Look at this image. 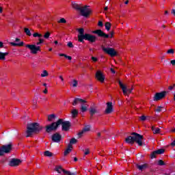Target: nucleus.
<instances>
[{"mask_svg": "<svg viewBox=\"0 0 175 175\" xmlns=\"http://www.w3.org/2000/svg\"><path fill=\"white\" fill-rule=\"evenodd\" d=\"M61 125L62 131H64V132H68V131H69L72 126L70 121H64V119L60 118L58 119L57 122H53L51 124L46 125L45 126V131L46 133H51V132H55L57 131V129H58Z\"/></svg>", "mask_w": 175, "mask_h": 175, "instance_id": "f257e3e1", "label": "nucleus"}, {"mask_svg": "<svg viewBox=\"0 0 175 175\" xmlns=\"http://www.w3.org/2000/svg\"><path fill=\"white\" fill-rule=\"evenodd\" d=\"M44 127L38 122H30L27 124V130L25 131L26 137H31L33 133H40L43 131Z\"/></svg>", "mask_w": 175, "mask_h": 175, "instance_id": "f03ea898", "label": "nucleus"}, {"mask_svg": "<svg viewBox=\"0 0 175 175\" xmlns=\"http://www.w3.org/2000/svg\"><path fill=\"white\" fill-rule=\"evenodd\" d=\"M77 31L79 33L78 35V41L81 43H84V40H88V42H90V43H95V42L98 40V38H96L94 35L90 33L84 34V29L83 28L77 29Z\"/></svg>", "mask_w": 175, "mask_h": 175, "instance_id": "7ed1b4c3", "label": "nucleus"}, {"mask_svg": "<svg viewBox=\"0 0 175 175\" xmlns=\"http://www.w3.org/2000/svg\"><path fill=\"white\" fill-rule=\"evenodd\" d=\"M132 136H128L125 139L126 143L127 144H135V142L138 144V146H143V141L142 139H144V136L137 133H131Z\"/></svg>", "mask_w": 175, "mask_h": 175, "instance_id": "20e7f679", "label": "nucleus"}, {"mask_svg": "<svg viewBox=\"0 0 175 175\" xmlns=\"http://www.w3.org/2000/svg\"><path fill=\"white\" fill-rule=\"evenodd\" d=\"M72 7L75 9V10H77V12H80L81 15L83 16V17H88L91 13H92V10L91 9L88 8V5H85L83 7L81 4L77 3L75 1H72Z\"/></svg>", "mask_w": 175, "mask_h": 175, "instance_id": "39448f33", "label": "nucleus"}, {"mask_svg": "<svg viewBox=\"0 0 175 175\" xmlns=\"http://www.w3.org/2000/svg\"><path fill=\"white\" fill-rule=\"evenodd\" d=\"M12 148L13 144H12V143L7 145H3L0 147V157H2L4 154H9Z\"/></svg>", "mask_w": 175, "mask_h": 175, "instance_id": "423d86ee", "label": "nucleus"}, {"mask_svg": "<svg viewBox=\"0 0 175 175\" xmlns=\"http://www.w3.org/2000/svg\"><path fill=\"white\" fill-rule=\"evenodd\" d=\"M101 49L105 54H108L110 57H116L117 55V51L113 48L105 47L103 45L101 46Z\"/></svg>", "mask_w": 175, "mask_h": 175, "instance_id": "0eeeda50", "label": "nucleus"}, {"mask_svg": "<svg viewBox=\"0 0 175 175\" xmlns=\"http://www.w3.org/2000/svg\"><path fill=\"white\" fill-rule=\"evenodd\" d=\"M167 92H169L163 91L161 92L156 93L153 97L154 102H158V100H161V99L166 98V95L167 94Z\"/></svg>", "mask_w": 175, "mask_h": 175, "instance_id": "6e6552de", "label": "nucleus"}, {"mask_svg": "<svg viewBox=\"0 0 175 175\" xmlns=\"http://www.w3.org/2000/svg\"><path fill=\"white\" fill-rule=\"evenodd\" d=\"M92 33H94V35H97L99 38H103L104 39H109V38H110V35L107 34L101 29L92 31Z\"/></svg>", "mask_w": 175, "mask_h": 175, "instance_id": "1a4fd4ad", "label": "nucleus"}, {"mask_svg": "<svg viewBox=\"0 0 175 175\" xmlns=\"http://www.w3.org/2000/svg\"><path fill=\"white\" fill-rule=\"evenodd\" d=\"M25 47L29 49L31 54H38V51H40V46L35 44H26Z\"/></svg>", "mask_w": 175, "mask_h": 175, "instance_id": "9d476101", "label": "nucleus"}, {"mask_svg": "<svg viewBox=\"0 0 175 175\" xmlns=\"http://www.w3.org/2000/svg\"><path fill=\"white\" fill-rule=\"evenodd\" d=\"M56 172H57V173H59V174H61L62 173H63L64 174L66 175H76V173L75 172H70V171H68L62 168V166H58L55 168Z\"/></svg>", "mask_w": 175, "mask_h": 175, "instance_id": "9b49d317", "label": "nucleus"}, {"mask_svg": "<svg viewBox=\"0 0 175 175\" xmlns=\"http://www.w3.org/2000/svg\"><path fill=\"white\" fill-rule=\"evenodd\" d=\"M62 139V135L59 133H55L51 136V140L53 143H59Z\"/></svg>", "mask_w": 175, "mask_h": 175, "instance_id": "f8f14e48", "label": "nucleus"}, {"mask_svg": "<svg viewBox=\"0 0 175 175\" xmlns=\"http://www.w3.org/2000/svg\"><path fill=\"white\" fill-rule=\"evenodd\" d=\"M21 163V160L18 159H12L8 165L9 166H11L12 167H15L16 166H18Z\"/></svg>", "mask_w": 175, "mask_h": 175, "instance_id": "ddd939ff", "label": "nucleus"}, {"mask_svg": "<svg viewBox=\"0 0 175 175\" xmlns=\"http://www.w3.org/2000/svg\"><path fill=\"white\" fill-rule=\"evenodd\" d=\"M113 111H114V109H113V103L112 102L107 103V108L105 109V114H111Z\"/></svg>", "mask_w": 175, "mask_h": 175, "instance_id": "4468645a", "label": "nucleus"}, {"mask_svg": "<svg viewBox=\"0 0 175 175\" xmlns=\"http://www.w3.org/2000/svg\"><path fill=\"white\" fill-rule=\"evenodd\" d=\"M96 78L98 81H100V83L105 82V75H103V73L101 72L100 70H98L96 72Z\"/></svg>", "mask_w": 175, "mask_h": 175, "instance_id": "2eb2a0df", "label": "nucleus"}, {"mask_svg": "<svg viewBox=\"0 0 175 175\" xmlns=\"http://www.w3.org/2000/svg\"><path fill=\"white\" fill-rule=\"evenodd\" d=\"M90 117H94V114H97L98 109H96V107H94L93 105L90 106L89 109Z\"/></svg>", "mask_w": 175, "mask_h": 175, "instance_id": "dca6fc26", "label": "nucleus"}, {"mask_svg": "<svg viewBox=\"0 0 175 175\" xmlns=\"http://www.w3.org/2000/svg\"><path fill=\"white\" fill-rule=\"evenodd\" d=\"M135 166L137 170H140L141 172H143V170H146L147 167H148V164L145 163L142 165L135 164Z\"/></svg>", "mask_w": 175, "mask_h": 175, "instance_id": "f3484780", "label": "nucleus"}, {"mask_svg": "<svg viewBox=\"0 0 175 175\" xmlns=\"http://www.w3.org/2000/svg\"><path fill=\"white\" fill-rule=\"evenodd\" d=\"M33 38H39L38 42H41V44L42 43H44V40L43 38H43L42 34H40L39 33H33Z\"/></svg>", "mask_w": 175, "mask_h": 175, "instance_id": "a211bd4d", "label": "nucleus"}, {"mask_svg": "<svg viewBox=\"0 0 175 175\" xmlns=\"http://www.w3.org/2000/svg\"><path fill=\"white\" fill-rule=\"evenodd\" d=\"M87 103V101L85 100H83L81 98H75L74 99V101L72 103V105L73 106H76L77 105V103Z\"/></svg>", "mask_w": 175, "mask_h": 175, "instance_id": "6ab92c4d", "label": "nucleus"}, {"mask_svg": "<svg viewBox=\"0 0 175 175\" xmlns=\"http://www.w3.org/2000/svg\"><path fill=\"white\" fill-rule=\"evenodd\" d=\"M118 83H119V85H120V88L123 91L124 95H126V86H124L122 84V82H121V81H118Z\"/></svg>", "mask_w": 175, "mask_h": 175, "instance_id": "aec40b11", "label": "nucleus"}, {"mask_svg": "<svg viewBox=\"0 0 175 175\" xmlns=\"http://www.w3.org/2000/svg\"><path fill=\"white\" fill-rule=\"evenodd\" d=\"M72 148H73V146L68 145V148L64 151V155L66 156L68 154L72 152Z\"/></svg>", "mask_w": 175, "mask_h": 175, "instance_id": "412c9836", "label": "nucleus"}, {"mask_svg": "<svg viewBox=\"0 0 175 175\" xmlns=\"http://www.w3.org/2000/svg\"><path fill=\"white\" fill-rule=\"evenodd\" d=\"M87 110H88V105L81 104V111H82V113H85V111H87Z\"/></svg>", "mask_w": 175, "mask_h": 175, "instance_id": "4be33fe9", "label": "nucleus"}, {"mask_svg": "<svg viewBox=\"0 0 175 175\" xmlns=\"http://www.w3.org/2000/svg\"><path fill=\"white\" fill-rule=\"evenodd\" d=\"M71 114L72 118H76V117H77V116L79 115V111L76 109H72V111H71Z\"/></svg>", "mask_w": 175, "mask_h": 175, "instance_id": "5701e85b", "label": "nucleus"}, {"mask_svg": "<svg viewBox=\"0 0 175 175\" xmlns=\"http://www.w3.org/2000/svg\"><path fill=\"white\" fill-rule=\"evenodd\" d=\"M11 46H14L16 47V46H18L19 47H22V46H24V42H21L19 43L16 42H10Z\"/></svg>", "mask_w": 175, "mask_h": 175, "instance_id": "b1692460", "label": "nucleus"}, {"mask_svg": "<svg viewBox=\"0 0 175 175\" xmlns=\"http://www.w3.org/2000/svg\"><path fill=\"white\" fill-rule=\"evenodd\" d=\"M152 131H153V133L154 135H157V133H159V132L161 131V129L156 128L155 126H152Z\"/></svg>", "mask_w": 175, "mask_h": 175, "instance_id": "393cba45", "label": "nucleus"}, {"mask_svg": "<svg viewBox=\"0 0 175 175\" xmlns=\"http://www.w3.org/2000/svg\"><path fill=\"white\" fill-rule=\"evenodd\" d=\"M55 114H51L48 116V121H49V122H53V120H55Z\"/></svg>", "mask_w": 175, "mask_h": 175, "instance_id": "a878e982", "label": "nucleus"}, {"mask_svg": "<svg viewBox=\"0 0 175 175\" xmlns=\"http://www.w3.org/2000/svg\"><path fill=\"white\" fill-rule=\"evenodd\" d=\"M76 143H77V139L76 138H71L68 146H72V144H76Z\"/></svg>", "mask_w": 175, "mask_h": 175, "instance_id": "bb28decb", "label": "nucleus"}, {"mask_svg": "<svg viewBox=\"0 0 175 175\" xmlns=\"http://www.w3.org/2000/svg\"><path fill=\"white\" fill-rule=\"evenodd\" d=\"M111 28V23H110V22H107L105 23V29L107 31H110Z\"/></svg>", "mask_w": 175, "mask_h": 175, "instance_id": "cd10ccee", "label": "nucleus"}, {"mask_svg": "<svg viewBox=\"0 0 175 175\" xmlns=\"http://www.w3.org/2000/svg\"><path fill=\"white\" fill-rule=\"evenodd\" d=\"M155 152H156V154H157V155H161L165 152V149L163 148L158 149L157 150H155Z\"/></svg>", "mask_w": 175, "mask_h": 175, "instance_id": "c85d7f7f", "label": "nucleus"}, {"mask_svg": "<svg viewBox=\"0 0 175 175\" xmlns=\"http://www.w3.org/2000/svg\"><path fill=\"white\" fill-rule=\"evenodd\" d=\"M24 31H25V33H26L27 36H32V33H31V31L29 30V29L25 28Z\"/></svg>", "mask_w": 175, "mask_h": 175, "instance_id": "c756f323", "label": "nucleus"}, {"mask_svg": "<svg viewBox=\"0 0 175 175\" xmlns=\"http://www.w3.org/2000/svg\"><path fill=\"white\" fill-rule=\"evenodd\" d=\"M44 155L45 157H53V153L49 150H46L44 152Z\"/></svg>", "mask_w": 175, "mask_h": 175, "instance_id": "7c9ffc66", "label": "nucleus"}, {"mask_svg": "<svg viewBox=\"0 0 175 175\" xmlns=\"http://www.w3.org/2000/svg\"><path fill=\"white\" fill-rule=\"evenodd\" d=\"M91 129V126L90 125H87L85 126V127L83 129V132H90Z\"/></svg>", "mask_w": 175, "mask_h": 175, "instance_id": "2f4dec72", "label": "nucleus"}, {"mask_svg": "<svg viewBox=\"0 0 175 175\" xmlns=\"http://www.w3.org/2000/svg\"><path fill=\"white\" fill-rule=\"evenodd\" d=\"M57 23L59 24H66V19L65 18H62Z\"/></svg>", "mask_w": 175, "mask_h": 175, "instance_id": "473e14b6", "label": "nucleus"}, {"mask_svg": "<svg viewBox=\"0 0 175 175\" xmlns=\"http://www.w3.org/2000/svg\"><path fill=\"white\" fill-rule=\"evenodd\" d=\"M157 155H158V154L156 153L155 150L153 151V152L150 154V158H151V159H154V158H157Z\"/></svg>", "mask_w": 175, "mask_h": 175, "instance_id": "72a5a7b5", "label": "nucleus"}, {"mask_svg": "<svg viewBox=\"0 0 175 175\" xmlns=\"http://www.w3.org/2000/svg\"><path fill=\"white\" fill-rule=\"evenodd\" d=\"M99 139H105V137H103L102 133L100 132L97 133V137L96 138V140H99Z\"/></svg>", "mask_w": 175, "mask_h": 175, "instance_id": "f704fd0d", "label": "nucleus"}, {"mask_svg": "<svg viewBox=\"0 0 175 175\" xmlns=\"http://www.w3.org/2000/svg\"><path fill=\"white\" fill-rule=\"evenodd\" d=\"M47 76H49V72L47 70H44L41 74V77H47Z\"/></svg>", "mask_w": 175, "mask_h": 175, "instance_id": "c9c22d12", "label": "nucleus"}, {"mask_svg": "<svg viewBox=\"0 0 175 175\" xmlns=\"http://www.w3.org/2000/svg\"><path fill=\"white\" fill-rule=\"evenodd\" d=\"M50 32L47 31L44 36H42V38H44V39H49L50 38Z\"/></svg>", "mask_w": 175, "mask_h": 175, "instance_id": "e433bc0d", "label": "nucleus"}, {"mask_svg": "<svg viewBox=\"0 0 175 175\" xmlns=\"http://www.w3.org/2000/svg\"><path fill=\"white\" fill-rule=\"evenodd\" d=\"M158 165L159 166H165V162L163 160H159Z\"/></svg>", "mask_w": 175, "mask_h": 175, "instance_id": "4c0bfd02", "label": "nucleus"}, {"mask_svg": "<svg viewBox=\"0 0 175 175\" xmlns=\"http://www.w3.org/2000/svg\"><path fill=\"white\" fill-rule=\"evenodd\" d=\"M84 131L82 130L81 131H80L79 133H78V138L80 139V137H81V136H83V135H84Z\"/></svg>", "mask_w": 175, "mask_h": 175, "instance_id": "58836bf2", "label": "nucleus"}, {"mask_svg": "<svg viewBox=\"0 0 175 175\" xmlns=\"http://www.w3.org/2000/svg\"><path fill=\"white\" fill-rule=\"evenodd\" d=\"M68 47H70V49H73V42H68L67 44Z\"/></svg>", "mask_w": 175, "mask_h": 175, "instance_id": "ea45409f", "label": "nucleus"}, {"mask_svg": "<svg viewBox=\"0 0 175 175\" xmlns=\"http://www.w3.org/2000/svg\"><path fill=\"white\" fill-rule=\"evenodd\" d=\"M5 59H6V58L3 57V52H0V61H5Z\"/></svg>", "mask_w": 175, "mask_h": 175, "instance_id": "a19ab883", "label": "nucleus"}, {"mask_svg": "<svg viewBox=\"0 0 175 175\" xmlns=\"http://www.w3.org/2000/svg\"><path fill=\"white\" fill-rule=\"evenodd\" d=\"M167 54H174V49H171L167 51Z\"/></svg>", "mask_w": 175, "mask_h": 175, "instance_id": "79ce46f5", "label": "nucleus"}, {"mask_svg": "<svg viewBox=\"0 0 175 175\" xmlns=\"http://www.w3.org/2000/svg\"><path fill=\"white\" fill-rule=\"evenodd\" d=\"M139 120H141V121H146V120H147V116H142L139 117Z\"/></svg>", "mask_w": 175, "mask_h": 175, "instance_id": "37998d69", "label": "nucleus"}, {"mask_svg": "<svg viewBox=\"0 0 175 175\" xmlns=\"http://www.w3.org/2000/svg\"><path fill=\"white\" fill-rule=\"evenodd\" d=\"M77 84H78L77 81L76 79H74L73 80L72 87H74V88L77 87Z\"/></svg>", "mask_w": 175, "mask_h": 175, "instance_id": "c03bdc74", "label": "nucleus"}, {"mask_svg": "<svg viewBox=\"0 0 175 175\" xmlns=\"http://www.w3.org/2000/svg\"><path fill=\"white\" fill-rule=\"evenodd\" d=\"M133 89H128L126 88V95H128V94H131L132 91Z\"/></svg>", "mask_w": 175, "mask_h": 175, "instance_id": "a18cd8bd", "label": "nucleus"}, {"mask_svg": "<svg viewBox=\"0 0 175 175\" xmlns=\"http://www.w3.org/2000/svg\"><path fill=\"white\" fill-rule=\"evenodd\" d=\"M161 109H162V107H157L156 111H157V113H160V111H162Z\"/></svg>", "mask_w": 175, "mask_h": 175, "instance_id": "49530a36", "label": "nucleus"}, {"mask_svg": "<svg viewBox=\"0 0 175 175\" xmlns=\"http://www.w3.org/2000/svg\"><path fill=\"white\" fill-rule=\"evenodd\" d=\"M98 25V27H103V22H102V21H99Z\"/></svg>", "mask_w": 175, "mask_h": 175, "instance_id": "de8ad7c7", "label": "nucleus"}, {"mask_svg": "<svg viewBox=\"0 0 175 175\" xmlns=\"http://www.w3.org/2000/svg\"><path fill=\"white\" fill-rule=\"evenodd\" d=\"M7 55H9V53L8 52H5V53H3V57H4V58H6V56Z\"/></svg>", "mask_w": 175, "mask_h": 175, "instance_id": "09e8293b", "label": "nucleus"}, {"mask_svg": "<svg viewBox=\"0 0 175 175\" xmlns=\"http://www.w3.org/2000/svg\"><path fill=\"white\" fill-rule=\"evenodd\" d=\"M92 61H93L94 62H96L98 61V58L95 57H92Z\"/></svg>", "mask_w": 175, "mask_h": 175, "instance_id": "8fccbe9b", "label": "nucleus"}, {"mask_svg": "<svg viewBox=\"0 0 175 175\" xmlns=\"http://www.w3.org/2000/svg\"><path fill=\"white\" fill-rule=\"evenodd\" d=\"M85 155H88V154H90V150H88V148L85 150Z\"/></svg>", "mask_w": 175, "mask_h": 175, "instance_id": "3c124183", "label": "nucleus"}, {"mask_svg": "<svg viewBox=\"0 0 175 175\" xmlns=\"http://www.w3.org/2000/svg\"><path fill=\"white\" fill-rule=\"evenodd\" d=\"M65 58H67L69 61L72 60V57L68 56V55H66Z\"/></svg>", "mask_w": 175, "mask_h": 175, "instance_id": "603ef678", "label": "nucleus"}, {"mask_svg": "<svg viewBox=\"0 0 175 175\" xmlns=\"http://www.w3.org/2000/svg\"><path fill=\"white\" fill-rule=\"evenodd\" d=\"M170 64H172V66H175V59L171 60Z\"/></svg>", "mask_w": 175, "mask_h": 175, "instance_id": "864d4df0", "label": "nucleus"}, {"mask_svg": "<svg viewBox=\"0 0 175 175\" xmlns=\"http://www.w3.org/2000/svg\"><path fill=\"white\" fill-rule=\"evenodd\" d=\"M174 88V85H170L168 87V90H170V91H172V90H173Z\"/></svg>", "mask_w": 175, "mask_h": 175, "instance_id": "5fc2aeb1", "label": "nucleus"}, {"mask_svg": "<svg viewBox=\"0 0 175 175\" xmlns=\"http://www.w3.org/2000/svg\"><path fill=\"white\" fill-rule=\"evenodd\" d=\"M113 35H114V31H110V38H113Z\"/></svg>", "mask_w": 175, "mask_h": 175, "instance_id": "6e6d98bb", "label": "nucleus"}, {"mask_svg": "<svg viewBox=\"0 0 175 175\" xmlns=\"http://www.w3.org/2000/svg\"><path fill=\"white\" fill-rule=\"evenodd\" d=\"M0 49H3V42L0 41Z\"/></svg>", "mask_w": 175, "mask_h": 175, "instance_id": "4d7b16f0", "label": "nucleus"}, {"mask_svg": "<svg viewBox=\"0 0 175 175\" xmlns=\"http://www.w3.org/2000/svg\"><path fill=\"white\" fill-rule=\"evenodd\" d=\"M110 70H111V73H113V75H115L116 70H113V68H111L110 69Z\"/></svg>", "mask_w": 175, "mask_h": 175, "instance_id": "13d9d810", "label": "nucleus"}, {"mask_svg": "<svg viewBox=\"0 0 175 175\" xmlns=\"http://www.w3.org/2000/svg\"><path fill=\"white\" fill-rule=\"evenodd\" d=\"M171 14H174V16H175V9H172L171 11Z\"/></svg>", "mask_w": 175, "mask_h": 175, "instance_id": "bf43d9fd", "label": "nucleus"}, {"mask_svg": "<svg viewBox=\"0 0 175 175\" xmlns=\"http://www.w3.org/2000/svg\"><path fill=\"white\" fill-rule=\"evenodd\" d=\"M171 146L172 147H175V140H174L172 143H171Z\"/></svg>", "mask_w": 175, "mask_h": 175, "instance_id": "052dcab7", "label": "nucleus"}, {"mask_svg": "<svg viewBox=\"0 0 175 175\" xmlns=\"http://www.w3.org/2000/svg\"><path fill=\"white\" fill-rule=\"evenodd\" d=\"M59 57H64L66 56V55L64 54V53H60L59 55Z\"/></svg>", "mask_w": 175, "mask_h": 175, "instance_id": "680f3d73", "label": "nucleus"}, {"mask_svg": "<svg viewBox=\"0 0 175 175\" xmlns=\"http://www.w3.org/2000/svg\"><path fill=\"white\" fill-rule=\"evenodd\" d=\"M44 94H47L48 90L47 88H45V90L43 91Z\"/></svg>", "mask_w": 175, "mask_h": 175, "instance_id": "e2e57ef3", "label": "nucleus"}, {"mask_svg": "<svg viewBox=\"0 0 175 175\" xmlns=\"http://www.w3.org/2000/svg\"><path fill=\"white\" fill-rule=\"evenodd\" d=\"M20 40H21L20 38H16L15 39V42H20Z\"/></svg>", "mask_w": 175, "mask_h": 175, "instance_id": "0e129e2a", "label": "nucleus"}, {"mask_svg": "<svg viewBox=\"0 0 175 175\" xmlns=\"http://www.w3.org/2000/svg\"><path fill=\"white\" fill-rule=\"evenodd\" d=\"M109 10V8L108 7H105L104 8V10L106 12V10Z\"/></svg>", "mask_w": 175, "mask_h": 175, "instance_id": "69168bd1", "label": "nucleus"}, {"mask_svg": "<svg viewBox=\"0 0 175 175\" xmlns=\"http://www.w3.org/2000/svg\"><path fill=\"white\" fill-rule=\"evenodd\" d=\"M59 79L62 80V81H64V77H62V76H59Z\"/></svg>", "mask_w": 175, "mask_h": 175, "instance_id": "338daca9", "label": "nucleus"}, {"mask_svg": "<svg viewBox=\"0 0 175 175\" xmlns=\"http://www.w3.org/2000/svg\"><path fill=\"white\" fill-rule=\"evenodd\" d=\"M77 161H78L77 157H75V158H74V161H75V162H77Z\"/></svg>", "mask_w": 175, "mask_h": 175, "instance_id": "774afa93", "label": "nucleus"}]
</instances>
